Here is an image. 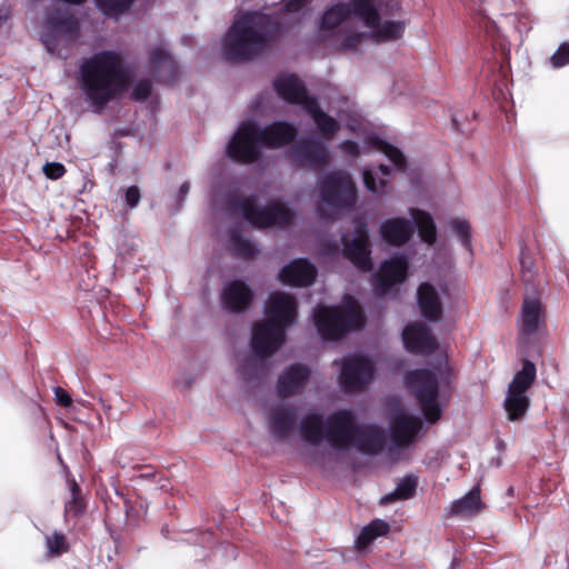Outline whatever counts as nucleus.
Returning <instances> with one entry per match:
<instances>
[{
  "mask_svg": "<svg viewBox=\"0 0 569 569\" xmlns=\"http://www.w3.org/2000/svg\"><path fill=\"white\" fill-rule=\"evenodd\" d=\"M398 0H347L327 8L319 19L323 40L335 39L341 50L356 51L367 41L375 43L400 38L405 21Z\"/></svg>",
  "mask_w": 569,
  "mask_h": 569,
  "instance_id": "f257e3e1",
  "label": "nucleus"
},
{
  "mask_svg": "<svg viewBox=\"0 0 569 569\" xmlns=\"http://www.w3.org/2000/svg\"><path fill=\"white\" fill-rule=\"evenodd\" d=\"M296 299L284 292H273L264 306V319L252 328V353L238 359L237 372L244 382L260 381L270 370L268 357L283 345L286 331L297 317Z\"/></svg>",
  "mask_w": 569,
  "mask_h": 569,
  "instance_id": "f03ea898",
  "label": "nucleus"
},
{
  "mask_svg": "<svg viewBox=\"0 0 569 569\" xmlns=\"http://www.w3.org/2000/svg\"><path fill=\"white\" fill-rule=\"evenodd\" d=\"M129 80L121 56L112 50L83 58L78 68L79 88L97 113L122 97L129 88Z\"/></svg>",
  "mask_w": 569,
  "mask_h": 569,
  "instance_id": "7ed1b4c3",
  "label": "nucleus"
},
{
  "mask_svg": "<svg viewBox=\"0 0 569 569\" xmlns=\"http://www.w3.org/2000/svg\"><path fill=\"white\" fill-rule=\"evenodd\" d=\"M287 24L282 17L261 11H242L234 16L223 34L221 51L227 60L249 61L262 56Z\"/></svg>",
  "mask_w": 569,
  "mask_h": 569,
  "instance_id": "20e7f679",
  "label": "nucleus"
},
{
  "mask_svg": "<svg viewBox=\"0 0 569 569\" xmlns=\"http://www.w3.org/2000/svg\"><path fill=\"white\" fill-rule=\"evenodd\" d=\"M298 133V127L291 122L278 120L264 127L253 119L243 120L227 143L226 154L233 162L252 163L259 160L261 148H281L291 143Z\"/></svg>",
  "mask_w": 569,
  "mask_h": 569,
  "instance_id": "39448f33",
  "label": "nucleus"
},
{
  "mask_svg": "<svg viewBox=\"0 0 569 569\" xmlns=\"http://www.w3.org/2000/svg\"><path fill=\"white\" fill-rule=\"evenodd\" d=\"M358 426L351 409L337 410L326 419L320 412H309L301 418L299 432L312 446L325 439L335 451H347L352 447Z\"/></svg>",
  "mask_w": 569,
  "mask_h": 569,
  "instance_id": "423d86ee",
  "label": "nucleus"
},
{
  "mask_svg": "<svg viewBox=\"0 0 569 569\" xmlns=\"http://www.w3.org/2000/svg\"><path fill=\"white\" fill-rule=\"evenodd\" d=\"M312 316L319 335L330 341L339 340L346 333L360 329L365 323L360 307L350 297H345L342 308L317 306Z\"/></svg>",
  "mask_w": 569,
  "mask_h": 569,
  "instance_id": "0eeeda50",
  "label": "nucleus"
},
{
  "mask_svg": "<svg viewBox=\"0 0 569 569\" xmlns=\"http://www.w3.org/2000/svg\"><path fill=\"white\" fill-rule=\"evenodd\" d=\"M229 207L254 228H283L291 223V211L280 201H272L266 207L257 206V198L242 197L231 193L228 197Z\"/></svg>",
  "mask_w": 569,
  "mask_h": 569,
  "instance_id": "6e6552de",
  "label": "nucleus"
},
{
  "mask_svg": "<svg viewBox=\"0 0 569 569\" xmlns=\"http://www.w3.org/2000/svg\"><path fill=\"white\" fill-rule=\"evenodd\" d=\"M410 217L412 221L406 218H391L383 221L379 229L381 238L392 246H402L411 238L417 228L423 242L435 243L437 230L432 217L420 209H410Z\"/></svg>",
  "mask_w": 569,
  "mask_h": 569,
  "instance_id": "1a4fd4ad",
  "label": "nucleus"
},
{
  "mask_svg": "<svg viewBox=\"0 0 569 569\" xmlns=\"http://www.w3.org/2000/svg\"><path fill=\"white\" fill-rule=\"evenodd\" d=\"M79 37L78 19L68 11L56 10L47 16L40 40L47 51L57 57L67 58L62 51L71 47Z\"/></svg>",
  "mask_w": 569,
  "mask_h": 569,
  "instance_id": "9d476101",
  "label": "nucleus"
},
{
  "mask_svg": "<svg viewBox=\"0 0 569 569\" xmlns=\"http://www.w3.org/2000/svg\"><path fill=\"white\" fill-rule=\"evenodd\" d=\"M405 383L417 399L427 422H437L442 408L438 401L437 376L429 369H415L405 375Z\"/></svg>",
  "mask_w": 569,
  "mask_h": 569,
  "instance_id": "9b49d317",
  "label": "nucleus"
},
{
  "mask_svg": "<svg viewBox=\"0 0 569 569\" xmlns=\"http://www.w3.org/2000/svg\"><path fill=\"white\" fill-rule=\"evenodd\" d=\"M319 196L329 208L348 209L356 201V186L348 172L333 171L319 181Z\"/></svg>",
  "mask_w": 569,
  "mask_h": 569,
  "instance_id": "f8f14e48",
  "label": "nucleus"
},
{
  "mask_svg": "<svg viewBox=\"0 0 569 569\" xmlns=\"http://www.w3.org/2000/svg\"><path fill=\"white\" fill-rule=\"evenodd\" d=\"M537 369L533 362L525 360L522 368L512 378L508 386L505 399V409L511 421L520 419L528 410L530 400L527 390L533 383Z\"/></svg>",
  "mask_w": 569,
  "mask_h": 569,
  "instance_id": "ddd939ff",
  "label": "nucleus"
},
{
  "mask_svg": "<svg viewBox=\"0 0 569 569\" xmlns=\"http://www.w3.org/2000/svg\"><path fill=\"white\" fill-rule=\"evenodd\" d=\"M293 166L320 171L331 161L328 147L319 138L310 136L296 141L289 149Z\"/></svg>",
  "mask_w": 569,
  "mask_h": 569,
  "instance_id": "4468645a",
  "label": "nucleus"
},
{
  "mask_svg": "<svg viewBox=\"0 0 569 569\" xmlns=\"http://www.w3.org/2000/svg\"><path fill=\"white\" fill-rule=\"evenodd\" d=\"M353 234H343L341 241L343 243V257L352 262L359 270L363 272L371 271L372 262L370 259L368 226L362 218L355 220Z\"/></svg>",
  "mask_w": 569,
  "mask_h": 569,
  "instance_id": "2eb2a0df",
  "label": "nucleus"
},
{
  "mask_svg": "<svg viewBox=\"0 0 569 569\" xmlns=\"http://www.w3.org/2000/svg\"><path fill=\"white\" fill-rule=\"evenodd\" d=\"M421 419L405 410L395 411L389 420L390 451L409 448L421 430Z\"/></svg>",
  "mask_w": 569,
  "mask_h": 569,
  "instance_id": "dca6fc26",
  "label": "nucleus"
},
{
  "mask_svg": "<svg viewBox=\"0 0 569 569\" xmlns=\"http://www.w3.org/2000/svg\"><path fill=\"white\" fill-rule=\"evenodd\" d=\"M373 377V366L363 356L350 355L341 359L340 385L349 391L360 390Z\"/></svg>",
  "mask_w": 569,
  "mask_h": 569,
  "instance_id": "f3484780",
  "label": "nucleus"
},
{
  "mask_svg": "<svg viewBox=\"0 0 569 569\" xmlns=\"http://www.w3.org/2000/svg\"><path fill=\"white\" fill-rule=\"evenodd\" d=\"M402 341L406 350L416 355H431L438 348L437 338L430 328L420 321L408 323L403 328Z\"/></svg>",
  "mask_w": 569,
  "mask_h": 569,
  "instance_id": "a211bd4d",
  "label": "nucleus"
},
{
  "mask_svg": "<svg viewBox=\"0 0 569 569\" xmlns=\"http://www.w3.org/2000/svg\"><path fill=\"white\" fill-rule=\"evenodd\" d=\"M273 89L278 97L283 101L300 106L303 110L317 98L309 94L301 79L292 73L278 76L273 80Z\"/></svg>",
  "mask_w": 569,
  "mask_h": 569,
  "instance_id": "6ab92c4d",
  "label": "nucleus"
},
{
  "mask_svg": "<svg viewBox=\"0 0 569 569\" xmlns=\"http://www.w3.org/2000/svg\"><path fill=\"white\" fill-rule=\"evenodd\" d=\"M408 260L405 256L396 254L383 261L375 276V288L379 295H386L396 283H401L407 276Z\"/></svg>",
  "mask_w": 569,
  "mask_h": 569,
  "instance_id": "aec40b11",
  "label": "nucleus"
},
{
  "mask_svg": "<svg viewBox=\"0 0 569 569\" xmlns=\"http://www.w3.org/2000/svg\"><path fill=\"white\" fill-rule=\"evenodd\" d=\"M447 295V288L437 289L429 282H422L417 290V303L421 316L429 322H437L442 316L441 296Z\"/></svg>",
  "mask_w": 569,
  "mask_h": 569,
  "instance_id": "412c9836",
  "label": "nucleus"
},
{
  "mask_svg": "<svg viewBox=\"0 0 569 569\" xmlns=\"http://www.w3.org/2000/svg\"><path fill=\"white\" fill-rule=\"evenodd\" d=\"M253 291L243 280H232L223 284L221 306L228 312H242L252 302Z\"/></svg>",
  "mask_w": 569,
  "mask_h": 569,
  "instance_id": "4be33fe9",
  "label": "nucleus"
},
{
  "mask_svg": "<svg viewBox=\"0 0 569 569\" xmlns=\"http://www.w3.org/2000/svg\"><path fill=\"white\" fill-rule=\"evenodd\" d=\"M150 72L158 81L173 83L179 76V68L163 46H156L149 51Z\"/></svg>",
  "mask_w": 569,
  "mask_h": 569,
  "instance_id": "5701e85b",
  "label": "nucleus"
},
{
  "mask_svg": "<svg viewBox=\"0 0 569 569\" xmlns=\"http://www.w3.org/2000/svg\"><path fill=\"white\" fill-rule=\"evenodd\" d=\"M297 409L289 403H279L271 409L268 416L270 433L278 440L287 439L295 430Z\"/></svg>",
  "mask_w": 569,
  "mask_h": 569,
  "instance_id": "b1692460",
  "label": "nucleus"
},
{
  "mask_svg": "<svg viewBox=\"0 0 569 569\" xmlns=\"http://www.w3.org/2000/svg\"><path fill=\"white\" fill-rule=\"evenodd\" d=\"M317 277L316 267L306 258L295 259L279 272L280 281L293 287H308Z\"/></svg>",
  "mask_w": 569,
  "mask_h": 569,
  "instance_id": "393cba45",
  "label": "nucleus"
},
{
  "mask_svg": "<svg viewBox=\"0 0 569 569\" xmlns=\"http://www.w3.org/2000/svg\"><path fill=\"white\" fill-rule=\"evenodd\" d=\"M543 320L545 310L540 300L535 297H526L518 317L520 335L526 338L535 336Z\"/></svg>",
  "mask_w": 569,
  "mask_h": 569,
  "instance_id": "a878e982",
  "label": "nucleus"
},
{
  "mask_svg": "<svg viewBox=\"0 0 569 569\" xmlns=\"http://www.w3.org/2000/svg\"><path fill=\"white\" fill-rule=\"evenodd\" d=\"M386 445V433L382 427L372 423H359L352 446L367 455L380 453Z\"/></svg>",
  "mask_w": 569,
  "mask_h": 569,
  "instance_id": "bb28decb",
  "label": "nucleus"
},
{
  "mask_svg": "<svg viewBox=\"0 0 569 569\" xmlns=\"http://www.w3.org/2000/svg\"><path fill=\"white\" fill-rule=\"evenodd\" d=\"M310 373V369L305 365H291L278 379V393L283 397L300 393L309 380Z\"/></svg>",
  "mask_w": 569,
  "mask_h": 569,
  "instance_id": "cd10ccee",
  "label": "nucleus"
},
{
  "mask_svg": "<svg viewBox=\"0 0 569 569\" xmlns=\"http://www.w3.org/2000/svg\"><path fill=\"white\" fill-rule=\"evenodd\" d=\"M480 493L481 490L479 486L472 487L468 493L450 503L447 509L448 516L459 518L476 516L485 508Z\"/></svg>",
  "mask_w": 569,
  "mask_h": 569,
  "instance_id": "c85d7f7f",
  "label": "nucleus"
},
{
  "mask_svg": "<svg viewBox=\"0 0 569 569\" xmlns=\"http://www.w3.org/2000/svg\"><path fill=\"white\" fill-rule=\"evenodd\" d=\"M305 111L312 119L320 137L327 141L332 140L341 124L336 118L319 107L318 99L309 102Z\"/></svg>",
  "mask_w": 569,
  "mask_h": 569,
  "instance_id": "c756f323",
  "label": "nucleus"
},
{
  "mask_svg": "<svg viewBox=\"0 0 569 569\" xmlns=\"http://www.w3.org/2000/svg\"><path fill=\"white\" fill-rule=\"evenodd\" d=\"M391 169L385 164L363 169L362 179L366 188L375 194H383L390 182Z\"/></svg>",
  "mask_w": 569,
  "mask_h": 569,
  "instance_id": "7c9ffc66",
  "label": "nucleus"
},
{
  "mask_svg": "<svg viewBox=\"0 0 569 569\" xmlns=\"http://www.w3.org/2000/svg\"><path fill=\"white\" fill-rule=\"evenodd\" d=\"M390 526L387 521L375 519L365 526L357 537L356 545L358 549H366L376 538L389 532Z\"/></svg>",
  "mask_w": 569,
  "mask_h": 569,
  "instance_id": "2f4dec72",
  "label": "nucleus"
},
{
  "mask_svg": "<svg viewBox=\"0 0 569 569\" xmlns=\"http://www.w3.org/2000/svg\"><path fill=\"white\" fill-rule=\"evenodd\" d=\"M370 143L379 152L383 153L395 164L398 171H406V158L400 149L380 139L379 137L371 138Z\"/></svg>",
  "mask_w": 569,
  "mask_h": 569,
  "instance_id": "473e14b6",
  "label": "nucleus"
},
{
  "mask_svg": "<svg viewBox=\"0 0 569 569\" xmlns=\"http://www.w3.org/2000/svg\"><path fill=\"white\" fill-rule=\"evenodd\" d=\"M417 485H418L417 477L411 476V475L406 476L397 483V487L392 492L386 495L381 499V502L390 503V502H393L395 500L409 499L415 495Z\"/></svg>",
  "mask_w": 569,
  "mask_h": 569,
  "instance_id": "72a5a7b5",
  "label": "nucleus"
},
{
  "mask_svg": "<svg viewBox=\"0 0 569 569\" xmlns=\"http://www.w3.org/2000/svg\"><path fill=\"white\" fill-rule=\"evenodd\" d=\"M70 498L64 503L66 519L78 518L84 511V503L81 498V489L72 478L69 481Z\"/></svg>",
  "mask_w": 569,
  "mask_h": 569,
  "instance_id": "f704fd0d",
  "label": "nucleus"
},
{
  "mask_svg": "<svg viewBox=\"0 0 569 569\" xmlns=\"http://www.w3.org/2000/svg\"><path fill=\"white\" fill-rule=\"evenodd\" d=\"M231 250L234 256L240 258H251L258 252L257 243L240 237L236 231L230 236Z\"/></svg>",
  "mask_w": 569,
  "mask_h": 569,
  "instance_id": "c9c22d12",
  "label": "nucleus"
},
{
  "mask_svg": "<svg viewBox=\"0 0 569 569\" xmlns=\"http://www.w3.org/2000/svg\"><path fill=\"white\" fill-rule=\"evenodd\" d=\"M134 0H94L97 8L107 17L117 18L132 6Z\"/></svg>",
  "mask_w": 569,
  "mask_h": 569,
  "instance_id": "e433bc0d",
  "label": "nucleus"
},
{
  "mask_svg": "<svg viewBox=\"0 0 569 569\" xmlns=\"http://www.w3.org/2000/svg\"><path fill=\"white\" fill-rule=\"evenodd\" d=\"M46 547L48 556L59 557L68 551L69 543L62 532L53 531L46 536Z\"/></svg>",
  "mask_w": 569,
  "mask_h": 569,
  "instance_id": "4c0bfd02",
  "label": "nucleus"
},
{
  "mask_svg": "<svg viewBox=\"0 0 569 569\" xmlns=\"http://www.w3.org/2000/svg\"><path fill=\"white\" fill-rule=\"evenodd\" d=\"M451 229L459 237L461 246L471 253L470 224L466 220L456 219L451 221Z\"/></svg>",
  "mask_w": 569,
  "mask_h": 569,
  "instance_id": "58836bf2",
  "label": "nucleus"
},
{
  "mask_svg": "<svg viewBox=\"0 0 569 569\" xmlns=\"http://www.w3.org/2000/svg\"><path fill=\"white\" fill-rule=\"evenodd\" d=\"M569 63V42H563L558 50L551 56L550 64L552 68H561Z\"/></svg>",
  "mask_w": 569,
  "mask_h": 569,
  "instance_id": "ea45409f",
  "label": "nucleus"
},
{
  "mask_svg": "<svg viewBox=\"0 0 569 569\" xmlns=\"http://www.w3.org/2000/svg\"><path fill=\"white\" fill-rule=\"evenodd\" d=\"M151 94V82L148 79H142L138 81L132 89V98L136 101H144Z\"/></svg>",
  "mask_w": 569,
  "mask_h": 569,
  "instance_id": "a19ab883",
  "label": "nucleus"
},
{
  "mask_svg": "<svg viewBox=\"0 0 569 569\" xmlns=\"http://www.w3.org/2000/svg\"><path fill=\"white\" fill-rule=\"evenodd\" d=\"M66 172V169L62 163L59 162H48L43 166V173L49 179H59Z\"/></svg>",
  "mask_w": 569,
  "mask_h": 569,
  "instance_id": "79ce46f5",
  "label": "nucleus"
},
{
  "mask_svg": "<svg viewBox=\"0 0 569 569\" xmlns=\"http://www.w3.org/2000/svg\"><path fill=\"white\" fill-rule=\"evenodd\" d=\"M310 0H284L281 7L283 14L298 13Z\"/></svg>",
  "mask_w": 569,
  "mask_h": 569,
  "instance_id": "37998d69",
  "label": "nucleus"
},
{
  "mask_svg": "<svg viewBox=\"0 0 569 569\" xmlns=\"http://www.w3.org/2000/svg\"><path fill=\"white\" fill-rule=\"evenodd\" d=\"M140 190L137 186L129 187L124 192V201L128 208L133 209L140 202Z\"/></svg>",
  "mask_w": 569,
  "mask_h": 569,
  "instance_id": "c03bdc74",
  "label": "nucleus"
},
{
  "mask_svg": "<svg viewBox=\"0 0 569 569\" xmlns=\"http://www.w3.org/2000/svg\"><path fill=\"white\" fill-rule=\"evenodd\" d=\"M520 266H521V270H522V273H523V277L526 278V280L528 281V280L532 279V277L535 274L533 263H532L531 259L528 256H526L523 250L521 251V254H520Z\"/></svg>",
  "mask_w": 569,
  "mask_h": 569,
  "instance_id": "a18cd8bd",
  "label": "nucleus"
},
{
  "mask_svg": "<svg viewBox=\"0 0 569 569\" xmlns=\"http://www.w3.org/2000/svg\"><path fill=\"white\" fill-rule=\"evenodd\" d=\"M339 149L347 156L356 158L359 154V146L356 141L345 140L339 143Z\"/></svg>",
  "mask_w": 569,
  "mask_h": 569,
  "instance_id": "49530a36",
  "label": "nucleus"
},
{
  "mask_svg": "<svg viewBox=\"0 0 569 569\" xmlns=\"http://www.w3.org/2000/svg\"><path fill=\"white\" fill-rule=\"evenodd\" d=\"M54 391V398H56V401L58 405L67 408L71 405L72 402V399L71 397L69 396V393L61 387H56L53 389Z\"/></svg>",
  "mask_w": 569,
  "mask_h": 569,
  "instance_id": "de8ad7c7",
  "label": "nucleus"
},
{
  "mask_svg": "<svg viewBox=\"0 0 569 569\" xmlns=\"http://www.w3.org/2000/svg\"><path fill=\"white\" fill-rule=\"evenodd\" d=\"M189 191H190V183L188 181H184L180 186L179 192H178V202H179V204H181L184 201V199H186L187 194L189 193Z\"/></svg>",
  "mask_w": 569,
  "mask_h": 569,
  "instance_id": "09e8293b",
  "label": "nucleus"
},
{
  "mask_svg": "<svg viewBox=\"0 0 569 569\" xmlns=\"http://www.w3.org/2000/svg\"><path fill=\"white\" fill-rule=\"evenodd\" d=\"M9 9L8 8H0V29L3 27V24L9 19Z\"/></svg>",
  "mask_w": 569,
  "mask_h": 569,
  "instance_id": "8fccbe9b",
  "label": "nucleus"
},
{
  "mask_svg": "<svg viewBox=\"0 0 569 569\" xmlns=\"http://www.w3.org/2000/svg\"><path fill=\"white\" fill-rule=\"evenodd\" d=\"M154 473L153 471H148V472H141L137 476V479H149L150 477H152Z\"/></svg>",
  "mask_w": 569,
  "mask_h": 569,
  "instance_id": "3c124183",
  "label": "nucleus"
},
{
  "mask_svg": "<svg viewBox=\"0 0 569 569\" xmlns=\"http://www.w3.org/2000/svg\"><path fill=\"white\" fill-rule=\"evenodd\" d=\"M451 124L455 130H459V124L455 117L451 118Z\"/></svg>",
  "mask_w": 569,
  "mask_h": 569,
  "instance_id": "603ef678",
  "label": "nucleus"
},
{
  "mask_svg": "<svg viewBox=\"0 0 569 569\" xmlns=\"http://www.w3.org/2000/svg\"><path fill=\"white\" fill-rule=\"evenodd\" d=\"M507 495H509V496H512V495H513V488H512V487L508 488V490H507Z\"/></svg>",
  "mask_w": 569,
  "mask_h": 569,
  "instance_id": "864d4df0",
  "label": "nucleus"
},
{
  "mask_svg": "<svg viewBox=\"0 0 569 569\" xmlns=\"http://www.w3.org/2000/svg\"><path fill=\"white\" fill-rule=\"evenodd\" d=\"M104 409H106V410H110V409H111V406H104Z\"/></svg>",
  "mask_w": 569,
  "mask_h": 569,
  "instance_id": "5fc2aeb1",
  "label": "nucleus"
}]
</instances>
